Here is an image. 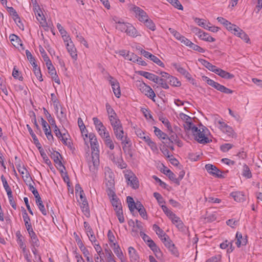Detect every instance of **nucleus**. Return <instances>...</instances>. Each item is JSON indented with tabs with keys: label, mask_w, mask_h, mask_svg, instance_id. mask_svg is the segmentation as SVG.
Returning a JSON list of instances; mask_svg holds the SVG:
<instances>
[{
	"label": "nucleus",
	"mask_w": 262,
	"mask_h": 262,
	"mask_svg": "<svg viewBox=\"0 0 262 262\" xmlns=\"http://www.w3.org/2000/svg\"><path fill=\"white\" fill-rule=\"evenodd\" d=\"M86 137H89L92 149V160L89 162V169L92 172H96L99 166V144L95 135L93 133L85 134Z\"/></svg>",
	"instance_id": "1"
},
{
	"label": "nucleus",
	"mask_w": 262,
	"mask_h": 262,
	"mask_svg": "<svg viewBox=\"0 0 262 262\" xmlns=\"http://www.w3.org/2000/svg\"><path fill=\"white\" fill-rule=\"evenodd\" d=\"M104 170L105 184L107 195L115 196L114 174L108 167H105Z\"/></svg>",
	"instance_id": "2"
},
{
	"label": "nucleus",
	"mask_w": 262,
	"mask_h": 262,
	"mask_svg": "<svg viewBox=\"0 0 262 262\" xmlns=\"http://www.w3.org/2000/svg\"><path fill=\"white\" fill-rule=\"evenodd\" d=\"M209 131L205 127L198 128L195 126H193L192 128V134L194 137V139L200 143L206 144L212 141L207 137Z\"/></svg>",
	"instance_id": "3"
},
{
	"label": "nucleus",
	"mask_w": 262,
	"mask_h": 262,
	"mask_svg": "<svg viewBox=\"0 0 262 262\" xmlns=\"http://www.w3.org/2000/svg\"><path fill=\"white\" fill-rule=\"evenodd\" d=\"M124 177L127 185L134 189H137L139 188V182L138 179L132 171L127 170L124 174Z\"/></svg>",
	"instance_id": "4"
},
{
	"label": "nucleus",
	"mask_w": 262,
	"mask_h": 262,
	"mask_svg": "<svg viewBox=\"0 0 262 262\" xmlns=\"http://www.w3.org/2000/svg\"><path fill=\"white\" fill-rule=\"evenodd\" d=\"M216 122L219 124V128L220 130L225 134L228 137L232 138H235L236 137V134L235 133L233 128L223 121L222 119L219 120H216Z\"/></svg>",
	"instance_id": "5"
},
{
	"label": "nucleus",
	"mask_w": 262,
	"mask_h": 262,
	"mask_svg": "<svg viewBox=\"0 0 262 262\" xmlns=\"http://www.w3.org/2000/svg\"><path fill=\"white\" fill-rule=\"evenodd\" d=\"M113 131L117 139L121 141V143H129L130 142L127 134L123 130L122 125L115 128Z\"/></svg>",
	"instance_id": "6"
},
{
	"label": "nucleus",
	"mask_w": 262,
	"mask_h": 262,
	"mask_svg": "<svg viewBox=\"0 0 262 262\" xmlns=\"http://www.w3.org/2000/svg\"><path fill=\"white\" fill-rule=\"evenodd\" d=\"M107 79L109 81V82L112 86L115 96L117 98H120L121 96V91L118 81L108 74Z\"/></svg>",
	"instance_id": "7"
},
{
	"label": "nucleus",
	"mask_w": 262,
	"mask_h": 262,
	"mask_svg": "<svg viewBox=\"0 0 262 262\" xmlns=\"http://www.w3.org/2000/svg\"><path fill=\"white\" fill-rule=\"evenodd\" d=\"M161 241L164 245L171 252L173 255L177 256H178V252L175 247L174 245L173 244L172 242L168 235L165 237H163Z\"/></svg>",
	"instance_id": "8"
},
{
	"label": "nucleus",
	"mask_w": 262,
	"mask_h": 262,
	"mask_svg": "<svg viewBox=\"0 0 262 262\" xmlns=\"http://www.w3.org/2000/svg\"><path fill=\"white\" fill-rule=\"evenodd\" d=\"M132 10L135 12L136 17L140 21L143 22L144 20H147V18H148L146 13L139 7H133Z\"/></svg>",
	"instance_id": "9"
},
{
	"label": "nucleus",
	"mask_w": 262,
	"mask_h": 262,
	"mask_svg": "<svg viewBox=\"0 0 262 262\" xmlns=\"http://www.w3.org/2000/svg\"><path fill=\"white\" fill-rule=\"evenodd\" d=\"M205 168L208 173L217 178H223L222 172L215 166L208 164L205 165Z\"/></svg>",
	"instance_id": "10"
},
{
	"label": "nucleus",
	"mask_w": 262,
	"mask_h": 262,
	"mask_svg": "<svg viewBox=\"0 0 262 262\" xmlns=\"http://www.w3.org/2000/svg\"><path fill=\"white\" fill-rule=\"evenodd\" d=\"M51 157L54 160L57 165V167L60 170V172H63V170L65 169V167L60 160V158H61L60 154L57 151H54L52 153Z\"/></svg>",
	"instance_id": "11"
},
{
	"label": "nucleus",
	"mask_w": 262,
	"mask_h": 262,
	"mask_svg": "<svg viewBox=\"0 0 262 262\" xmlns=\"http://www.w3.org/2000/svg\"><path fill=\"white\" fill-rule=\"evenodd\" d=\"M46 66L49 70V73L51 75L52 78L55 81V82L58 84H60V80L56 74V71L54 66H53L51 61L49 63H46Z\"/></svg>",
	"instance_id": "12"
},
{
	"label": "nucleus",
	"mask_w": 262,
	"mask_h": 262,
	"mask_svg": "<svg viewBox=\"0 0 262 262\" xmlns=\"http://www.w3.org/2000/svg\"><path fill=\"white\" fill-rule=\"evenodd\" d=\"M172 66L181 75H183L188 80L191 79L190 74L180 64L177 63H172Z\"/></svg>",
	"instance_id": "13"
},
{
	"label": "nucleus",
	"mask_w": 262,
	"mask_h": 262,
	"mask_svg": "<svg viewBox=\"0 0 262 262\" xmlns=\"http://www.w3.org/2000/svg\"><path fill=\"white\" fill-rule=\"evenodd\" d=\"M41 125L42 126L43 130L45 132L46 136H47V139L49 140H53L54 139V138L51 134L50 126L48 125L46 121L44 120L42 117L41 118Z\"/></svg>",
	"instance_id": "14"
},
{
	"label": "nucleus",
	"mask_w": 262,
	"mask_h": 262,
	"mask_svg": "<svg viewBox=\"0 0 262 262\" xmlns=\"http://www.w3.org/2000/svg\"><path fill=\"white\" fill-rule=\"evenodd\" d=\"M37 8H38V10H37V9H35L36 10V12H35L34 11L36 16V18L38 20V21H39L41 26L42 27H43V28L47 27V23L46 21V19L44 15H43V13H42L41 10L39 8V7H37Z\"/></svg>",
	"instance_id": "15"
},
{
	"label": "nucleus",
	"mask_w": 262,
	"mask_h": 262,
	"mask_svg": "<svg viewBox=\"0 0 262 262\" xmlns=\"http://www.w3.org/2000/svg\"><path fill=\"white\" fill-rule=\"evenodd\" d=\"M111 199V201L113 206L114 208V210L115 212L117 211H120L122 210V205L118 199L116 193L115 192V196L114 195H108Z\"/></svg>",
	"instance_id": "16"
},
{
	"label": "nucleus",
	"mask_w": 262,
	"mask_h": 262,
	"mask_svg": "<svg viewBox=\"0 0 262 262\" xmlns=\"http://www.w3.org/2000/svg\"><path fill=\"white\" fill-rule=\"evenodd\" d=\"M203 80L209 85L215 88L217 90L222 92L223 89L224 85L220 84V83L214 81V80L210 79L209 78L205 76L203 77Z\"/></svg>",
	"instance_id": "17"
},
{
	"label": "nucleus",
	"mask_w": 262,
	"mask_h": 262,
	"mask_svg": "<svg viewBox=\"0 0 262 262\" xmlns=\"http://www.w3.org/2000/svg\"><path fill=\"white\" fill-rule=\"evenodd\" d=\"M18 172L22 175L23 179L26 184L32 181L29 172L24 166L22 167V169H18Z\"/></svg>",
	"instance_id": "18"
},
{
	"label": "nucleus",
	"mask_w": 262,
	"mask_h": 262,
	"mask_svg": "<svg viewBox=\"0 0 262 262\" xmlns=\"http://www.w3.org/2000/svg\"><path fill=\"white\" fill-rule=\"evenodd\" d=\"M123 145L122 149L126 156V159L130 160L133 157V152L131 149V143H121Z\"/></svg>",
	"instance_id": "19"
},
{
	"label": "nucleus",
	"mask_w": 262,
	"mask_h": 262,
	"mask_svg": "<svg viewBox=\"0 0 262 262\" xmlns=\"http://www.w3.org/2000/svg\"><path fill=\"white\" fill-rule=\"evenodd\" d=\"M68 52L70 53L72 58L76 59L77 57L76 49L73 42L66 43Z\"/></svg>",
	"instance_id": "20"
},
{
	"label": "nucleus",
	"mask_w": 262,
	"mask_h": 262,
	"mask_svg": "<svg viewBox=\"0 0 262 262\" xmlns=\"http://www.w3.org/2000/svg\"><path fill=\"white\" fill-rule=\"evenodd\" d=\"M114 252L117 256L121 260V262H126L125 259L124 258L123 252H122L120 246L116 243H113Z\"/></svg>",
	"instance_id": "21"
},
{
	"label": "nucleus",
	"mask_w": 262,
	"mask_h": 262,
	"mask_svg": "<svg viewBox=\"0 0 262 262\" xmlns=\"http://www.w3.org/2000/svg\"><path fill=\"white\" fill-rule=\"evenodd\" d=\"M126 34L132 37L140 36L141 35L138 32L136 29L130 24L128 26L126 31L125 32Z\"/></svg>",
	"instance_id": "22"
},
{
	"label": "nucleus",
	"mask_w": 262,
	"mask_h": 262,
	"mask_svg": "<svg viewBox=\"0 0 262 262\" xmlns=\"http://www.w3.org/2000/svg\"><path fill=\"white\" fill-rule=\"evenodd\" d=\"M128 250L130 261L138 262L139 257L137 251L133 247H129Z\"/></svg>",
	"instance_id": "23"
},
{
	"label": "nucleus",
	"mask_w": 262,
	"mask_h": 262,
	"mask_svg": "<svg viewBox=\"0 0 262 262\" xmlns=\"http://www.w3.org/2000/svg\"><path fill=\"white\" fill-rule=\"evenodd\" d=\"M138 73L141 76H142L144 77L145 78H146L154 82L158 81H157L158 80V76H157L154 74H152V73H149L147 72L143 71H138Z\"/></svg>",
	"instance_id": "24"
},
{
	"label": "nucleus",
	"mask_w": 262,
	"mask_h": 262,
	"mask_svg": "<svg viewBox=\"0 0 262 262\" xmlns=\"http://www.w3.org/2000/svg\"><path fill=\"white\" fill-rule=\"evenodd\" d=\"M215 74L222 78L226 79H231L234 77L233 74H230V73H228L220 68H217V70H216Z\"/></svg>",
	"instance_id": "25"
},
{
	"label": "nucleus",
	"mask_w": 262,
	"mask_h": 262,
	"mask_svg": "<svg viewBox=\"0 0 262 262\" xmlns=\"http://www.w3.org/2000/svg\"><path fill=\"white\" fill-rule=\"evenodd\" d=\"M236 242L235 244L238 247H239L241 245H246L247 243V236L243 237L242 233L237 232L236 234Z\"/></svg>",
	"instance_id": "26"
},
{
	"label": "nucleus",
	"mask_w": 262,
	"mask_h": 262,
	"mask_svg": "<svg viewBox=\"0 0 262 262\" xmlns=\"http://www.w3.org/2000/svg\"><path fill=\"white\" fill-rule=\"evenodd\" d=\"M114 20L116 22L117 25L116 26V28L121 32H125L126 31L127 28L128 26L129 25V23H125L121 20H117L114 18Z\"/></svg>",
	"instance_id": "27"
},
{
	"label": "nucleus",
	"mask_w": 262,
	"mask_h": 262,
	"mask_svg": "<svg viewBox=\"0 0 262 262\" xmlns=\"http://www.w3.org/2000/svg\"><path fill=\"white\" fill-rule=\"evenodd\" d=\"M81 201L82 202V205L81 206L82 212L84 213L85 215L88 216L90 215V211L88 203L86 200L85 197L83 196V199L81 200Z\"/></svg>",
	"instance_id": "28"
},
{
	"label": "nucleus",
	"mask_w": 262,
	"mask_h": 262,
	"mask_svg": "<svg viewBox=\"0 0 262 262\" xmlns=\"http://www.w3.org/2000/svg\"><path fill=\"white\" fill-rule=\"evenodd\" d=\"M200 34L198 36L202 40L209 41V42H213L215 40V39L209 35L207 33L204 32L202 31V32H200Z\"/></svg>",
	"instance_id": "29"
},
{
	"label": "nucleus",
	"mask_w": 262,
	"mask_h": 262,
	"mask_svg": "<svg viewBox=\"0 0 262 262\" xmlns=\"http://www.w3.org/2000/svg\"><path fill=\"white\" fill-rule=\"evenodd\" d=\"M199 60L209 70L215 73L216 70H217L218 68L204 59H201Z\"/></svg>",
	"instance_id": "30"
},
{
	"label": "nucleus",
	"mask_w": 262,
	"mask_h": 262,
	"mask_svg": "<svg viewBox=\"0 0 262 262\" xmlns=\"http://www.w3.org/2000/svg\"><path fill=\"white\" fill-rule=\"evenodd\" d=\"M110 123L113 128V130L120 126L122 125L120 120L119 119L118 116L113 117L109 119Z\"/></svg>",
	"instance_id": "31"
},
{
	"label": "nucleus",
	"mask_w": 262,
	"mask_h": 262,
	"mask_svg": "<svg viewBox=\"0 0 262 262\" xmlns=\"http://www.w3.org/2000/svg\"><path fill=\"white\" fill-rule=\"evenodd\" d=\"M230 195L234 198L236 202H242L245 200L244 195L242 192L236 191L232 192Z\"/></svg>",
	"instance_id": "32"
},
{
	"label": "nucleus",
	"mask_w": 262,
	"mask_h": 262,
	"mask_svg": "<svg viewBox=\"0 0 262 262\" xmlns=\"http://www.w3.org/2000/svg\"><path fill=\"white\" fill-rule=\"evenodd\" d=\"M170 219L171 220L172 222L175 224L179 229H183L184 224L179 217L177 216L174 214V216L171 217Z\"/></svg>",
	"instance_id": "33"
},
{
	"label": "nucleus",
	"mask_w": 262,
	"mask_h": 262,
	"mask_svg": "<svg viewBox=\"0 0 262 262\" xmlns=\"http://www.w3.org/2000/svg\"><path fill=\"white\" fill-rule=\"evenodd\" d=\"M169 132V137L167 136V139H168L171 143L175 142L176 143H179V139L177 135L176 134H175L172 130V128L171 129L168 130Z\"/></svg>",
	"instance_id": "34"
},
{
	"label": "nucleus",
	"mask_w": 262,
	"mask_h": 262,
	"mask_svg": "<svg viewBox=\"0 0 262 262\" xmlns=\"http://www.w3.org/2000/svg\"><path fill=\"white\" fill-rule=\"evenodd\" d=\"M238 30V33L237 34V36L240 37L242 39L244 40L246 43L250 42V38L248 35L241 28H237Z\"/></svg>",
	"instance_id": "35"
},
{
	"label": "nucleus",
	"mask_w": 262,
	"mask_h": 262,
	"mask_svg": "<svg viewBox=\"0 0 262 262\" xmlns=\"http://www.w3.org/2000/svg\"><path fill=\"white\" fill-rule=\"evenodd\" d=\"M150 248L155 253V256L158 258H160L162 256V253L160 249V248L156 245L155 243L152 244L151 246H150Z\"/></svg>",
	"instance_id": "36"
},
{
	"label": "nucleus",
	"mask_w": 262,
	"mask_h": 262,
	"mask_svg": "<svg viewBox=\"0 0 262 262\" xmlns=\"http://www.w3.org/2000/svg\"><path fill=\"white\" fill-rule=\"evenodd\" d=\"M154 133L155 135L159 138L161 139H166L167 138V135L162 130H161L157 127L154 126Z\"/></svg>",
	"instance_id": "37"
},
{
	"label": "nucleus",
	"mask_w": 262,
	"mask_h": 262,
	"mask_svg": "<svg viewBox=\"0 0 262 262\" xmlns=\"http://www.w3.org/2000/svg\"><path fill=\"white\" fill-rule=\"evenodd\" d=\"M140 235L143 238L144 241L147 244V245L149 247L151 246V245H152V244L155 243V242L150 238V237H149L147 235H146L143 232L140 231Z\"/></svg>",
	"instance_id": "38"
},
{
	"label": "nucleus",
	"mask_w": 262,
	"mask_h": 262,
	"mask_svg": "<svg viewBox=\"0 0 262 262\" xmlns=\"http://www.w3.org/2000/svg\"><path fill=\"white\" fill-rule=\"evenodd\" d=\"M167 82L171 85L174 86H180L181 85V82L178 80V79L172 76H170V78H169V80L167 81Z\"/></svg>",
	"instance_id": "39"
},
{
	"label": "nucleus",
	"mask_w": 262,
	"mask_h": 262,
	"mask_svg": "<svg viewBox=\"0 0 262 262\" xmlns=\"http://www.w3.org/2000/svg\"><path fill=\"white\" fill-rule=\"evenodd\" d=\"M8 12L13 16V19L15 23H17V19H19V17L16 10L12 7H7Z\"/></svg>",
	"instance_id": "40"
},
{
	"label": "nucleus",
	"mask_w": 262,
	"mask_h": 262,
	"mask_svg": "<svg viewBox=\"0 0 262 262\" xmlns=\"http://www.w3.org/2000/svg\"><path fill=\"white\" fill-rule=\"evenodd\" d=\"M105 106L108 116V119L114 117H115L117 116L114 110L112 108L111 105L108 103L106 104Z\"/></svg>",
	"instance_id": "41"
},
{
	"label": "nucleus",
	"mask_w": 262,
	"mask_h": 262,
	"mask_svg": "<svg viewBox=\"0 0 262 262\" xmlns=\"http://www.w3.org/2000/svg\"><path fill=\"white\" fill-rule=\"evenodd\" d=\"M243 176L247 179H250L252 177V173L250 168L246 164H244L243 166Z\"/></svg>",
	"instance_id": "42"
},
{
	"label": "nucleus",
	"mask_w": 262,
	"mask_h": 262,
	"mask_svg": "<svg viewBox=\"0 0 262 262\" xmlns=\"http://www.w3.org/2000/svg\"><path fill=\"white\" fill-rule=\"evenodd\" d=\"M103 139L105 145L110 149L113 150L114 148V144L110 137V136L109 135V137H105L103 138Z\"/></svg>",
	"instance_id": "43"
},
{
	"label": "nucleus",
	"mask_w": 262,
	"mask_h": 262,
	"mask_svg": "<svg viewBox=\"0 0 262 262\" xmlns=\"http://www.w3.org/2000/svg\"><path fill=\"white\" fill-rule=\"evenodd\" d=\"M126 201L129 210L130 212H133L134 211V207L136 204L133 198L130 196H128L126 198Z\"/></svg>",
	"instance_id": "44"
},
{
	"label": "nucleus",
	"mask_w": 262,
	"mask_h": 262,
	"mask_svg": "<svg viewBox=\"0 0 262 262\" xmlns=\"http://www.w3.org/2000/svg\"><path fill=\"white\" fill-rule=\"evenodd\" d=\"M26 56L30 61V63L32 64L33 67L36 66V62L35 58L33 57V55H32L31 53L28 50L26 51Z\"/></svg>",
	"instance_id": "45"
},
{
	"label": "nucleus",
	"mask_w": 262,
	"mask_h": 262,
	"mask_svg": "<svg viewBox=\"0 0 262 262\" xmlns=\"http://www.w3.org/2000/svg\"><path fill=\"white\" fill-rule=\"evenodd\" d=\"M149 90L146 89L144 91V93L146 96H147L148 98L151 99L153 101H155L154 100V97L156 96V94L152 89L149 86Z\"/></svg>",
	"instance_id": "46"
},
{
	"label": "nucleus",
	"mask_w": 262,
	"mask_h": 262,
	"mask_svg": "<svg viewBox=\"0 0 262 262\" xmlns=\"http://www.w3.org/2000/svg\"><path fill=\"white\" fill-rule=\"evenodd\" d=\"M33 67V71H34L35 76H36L37 79L40 81H42L43 80V79L42 78V75H41L40 69L39 68H37V64H36L35 67Z\"/></svg>",
	"instance_id": "47"
},
{
	"label": "nucleus",
	"mask_w": 262,
	"mask_h": 262,
	"mask_svg": "<svg viewBox=\"0 0 262 262\" xmlns=\"http://www.w3.org/2000/svg\"><path fill=\"white\" fill-rule=\"evenodd\" d=\"M39 51L40 52V54L43 60L46 62V63H49V62L51 61L49 57L46 54L44 49L41 46L39 47Z\"/></svg>",
	"instance_id": "48"
},
{
	"label": "nucleus",
	"mask_w": 262,
	"mask_h": 262,
	"mask_svg": "<svg viewBox=\"0 0 262 262\" xmlns=\"http://www.w3.org/2000/svg\"><path fill=\"white\" fill-rule=\"evenodd\" d=\"M29 236L31 238V243L33 247H38L39 246V242L35 233Z\"/></svg>",
	"instance_id": "49"
},
{
	"label": "nucleus",
	"mask_w": 262,
	"mask_h": 262,
	"mask_svg": "<svg viewBox=\"0 0 262 262\" xmlns=\"http://www.w3.org/2000/svg\"><path fill=\"white\" fill-rule=\"evenodd\" d=\"M23 210H24V211H23V218L24 221L25 222V225L26 226L28 225L31 224L30 219L29 216H28V214L24 208H23Z\"/></svg>",
	"instance_id": "50"
},
{
	"label": "nucleus",
	"mask_w": 262,
	"mask_h": 262,
	"mask_svg": "<svg viewBox=\"0 0 262 262\" xmlns=\"http://www.w3.org/2000/svg\"><path fill=\"white\" fill-rule=\"evenodd\" d=\"M143 22L145 24L147 27L151 30L155 31L156 30V26L151 19L147 18V20H144Z\"/></svg>",
	"instance_id": "51"
},
{
	"label": "nucleus",
	"mask_w": 262,
	"mask_h": 262,
	"mask_svg": "<svg viewBox=\"0 0 262 262\" xmlns=\"http://www.w3.org/2000/svg\"><path fill=\"white\" fill-rule=\"evenodd\" d=\"M168 2L175 8L179 10H183V6L178 0H168Z\"/></svg>",
	"instance_id": "52"
},
{
	"label": "nucleus",
	"mask_w": 262,
	"mask_h": 262,
	"mask_svg": "<svg viewBox=\"0 0 262 262\" xmlns=\"http://www.w3.org/2000/svg\"><path fill=\"white\" fill-rule=\"evenodd\" d=\"M45 114H46L47 119L51 126L56 124L55 120L52 117L51 114L47 111V110L43 108Z\"/></svg>",
	"instance_id": "53"
},
{
	"label": "nucleus",
	"mask_w": 262,
	"mask_h": 262,
	"mask_svg": "<svg viewBox=\"0 0 262 262\" xmlns=\"http://www.w3.org/2000/svg\"><path fill=\"white\" fill-rule=\"evenodd\" d=\"M97 132L102 139L107 137H109L110 134L107 131L106 128L105 127L100 129V130H98Z\"/></svg>",
	"instance_id": "54"
},
{
	"label": "nucleus",
	"mask_w": 262,
	"mask_h": 262,
	"mask_svg": "<svg viewBox=\"0 0 262 262\" xmlns=\"http://www.w3.org/2000/svg\"><path fill=\"white\" fill-rule=\"evenodd\" d=\"M150 59L157 64L158 66L161 67H164V64L163 62H162L159 58H158L157 56L152 55L151 56H150Z\"/></svg>",
	"instance_id": "55"
},
{
	"label": "nucleus",
	"mask_w": 262,
	"mask_h": 262,
	"mask_svg": "<svg viewBox=\"0 0 262 262\" xmlns=\"http://www.w3.org/2000/svg\"><path fill=\"white\" fill-rule=\"evenodd\" d=\"M161 208L164 213L170 219L171 217L174 216V214L165 205H161Z\"/></svg>",
	"instance_id": "56"
},
{
	"label": "nucleus",
	"mask_w": 262,
	"mask_h": 262,
	"mask_svg": "<svg viewBox=\"0 0 262 262\" xmlns=\"http://www.w3.org/2000/svg\"><path fill=\"white\" fill-rule=\"evenodd\" d=\"M9 38L12 43L13 44L14 46H16L14 44L15 43H17V45H19V42L20 41V40L17 36L13 34H11L9 36Z\"/></svg>",
	"instance_id": "57"
},
{
	"label": "nucleus",
	"mask_w": 262,
	"mask_h": 262,
	"mask_svg": "<svg viewBox=\"0 0 262 262\" xmlns=\"http://www.w3.org/2000/svg\"><path fill=\"white\" fill-rule=\"evenodd\" d=\"M104 251L108 262H116L113 258V254L110 249H105Z\"/></svg>",
	"instance_id": "58"
},
{
	"label": "nucleus",
	"mask_w": 262,
	"mask_h": 262,
	"mask_svg": "<svg viewBox=\"0 0 262 262\" xmlns=\"http://www.w3.org/2000/svg\"><path fill=\"white\" fill-rule=\"evenodd\" d=\"M165 174L169 178V179L173 181L175 183L177 184V179L176 178V176L173 172H172L170 169H167V173Z\"/></svg>",
	"instance_id": "59"
},
{
	"label": "nucleus",
	"mask_w": 262,
	"mask_h": 262,
	"mask_svg": "<svg viewBox=\"0 0 262 262\" xmlns=\"http://www.w3.org/2000/svg\"><path fill=\"white\" fill-rule=\"evenodd\" d=\"M33 117L32 119V121L33 123V124L36 129V132L37 133V134L41 133V129H40L38 124L37 123L36 115L34 113H33Z\"/></svg>",
	"instance_id": "60"
},
{
	"label": "nucleus",
	"mask_w": 262,
	"mask_h": 262,
	"mask_svg": "<svg viewBox=\"0 0 262 262\" xmlns=\"http://www.w3.org/2000/svg\"><path fill=\"white\" fill-rule=\"evenodd\" d=\"M233 145L229 143H225L221 146V150L224 152H227L229 150L232 148Z\"/></svg>",
	"instance_id": "61"
},
{
	"label": "nucleus",
	"mask_w": 262,
	"mask_h": 262,
	"mask_svg": "<svg viewBox=\"0 0 262 262\" xmlns=\"http://www.w3.org/2000/svg\"><path fill=\"white\" fill-rule=\"evenodd\" d=\"M116 214L117 216V218L120 223H123L124 222V217L123 214V210H119L116 212Z\"/></svg>",
	"instance_id": "62"
},
{
	"label": "nucleus",
	"mask_w": 262,
	"mask_h": 262,
	"mask_svg": "<svg viewBox=\"0 0 262 262\" xmlns=\"http://www.w3.org/2000/svg\"><path fill=\"white\" fill-rule=\"evenodd\" d=\"M126 56L128 60L134 62H137L139 58V57L137 55L133 53H131L130 54H128Z\"/></svg>",
	"instance_id": "63"
},
{
	"label": "nucleus",
	"mask_w": 262,
	"mask_h": 262,
	"mask_svg": "<svg viewBox=\"0 0 262 262\" xmlns=\"http://www.w3.org/2000/svg\"><path fill=\"white\" fill-rule=\"evenodd\" d=\"M221 256L219 255L217 256H215L212 257L211 258L208 259L206 262H221Z\"/></svg>",
	"instance_id": "64"
}]
</instances>
